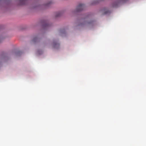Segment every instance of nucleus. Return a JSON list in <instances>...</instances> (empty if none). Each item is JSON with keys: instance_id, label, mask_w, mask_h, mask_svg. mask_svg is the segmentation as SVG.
Returning a JSON list of instances; mask_svg holds the SVG:
<instances>
[{"instance_id": "obj_6", "label": "nucleus", "mask_w": 146, "mask_h": 146, "mask_svg": "<svg viewBox=\"0 0 146 146\" xmlns=\"http://www.w3.org/2000/svg\"><path fill=\"white\" fill-rule=\"evenodd\" d=\"M49 25L47 23H46L44 26L45 27H46L47 26H48Z\"/></svg>"}, {"instance_id": "obj_9", "label": "nucleus", "mask_w": 146, "mask_h": 146, "mask_svg": "<svg viewBox=\"0 0 146 146\" xmlns=\"http://www.w3.org/2000/svg\"><path fill=\"white\" fill-rule=\"evenodd\" d=\"M108 13V12H106L105 13V14H107Z\"/></svg>"}, {"instance_id": "obj_1", "label": "nucleus", "mask_w": 146, "mask_h": 146, "mask_svg": "<svg viewBox=\"0 0 146 146\" xmlns=\"http://www.w3.org/2000/svg\"><path fill=\"white\" fill-rule=\"evenodd\" d=\"M84 5L83 4H80L76 8V11H80L82 10L84 8Z\"/></svg>"}, {"instance_id": "obj_8", "label": "nucleus", "mask_w": 146, "mask_h": 146, "mask_svg": "<svg viewBox=\"0 0 146 146\" xmlns=\"http://www.w3.org/2000/svg\"><path fill=\"white\" fill-rule=\"evenodd\" d=\"M25 0H20V1L21 2H22L23 1H25Z\"/></svg>"}, {"instance_id": "obj_4", "label": "nucleus", "mask_w": 146, "mask_h": 146, "mask_svg": "<svg viewBox=\"0 0 146 146\" xmlns=\"http://www.w3.org/2000/svg\"><path fill=\"white\" fill-rule=\"evenodd\" d=\"M118 4L119 3H116V4L113 5V7H117Z\"/></svg>"}, {"instance_id": "obj_3", "label": "nucleus", "mask_w": 146, "mask_h": 146, "mask_svg": "<svg viewBox=\"0 0 146 146\" xmlns=\"http://www.w3.org/2000/svg\"><path fill=\"white\" fill-rule=\"evenodd\" d=\"M60 15H61L60 13V12H58L57 14L56 15V17H57L59 16Z\"/></svg>"}, {"instance_id": "obj_5", "label": "nucleus", "mask_w": 146, "mask_h": 146, "mask_svg": "<svg viewBox=\"0 0 146 146\" xmlns=\"http://www.w3.org/2000/svg\"><path fill=\"white\" fill-rule=\"evenodd\" d=\"M37 38H34V39L33 40V42H35L36 40H37Z\"/></svg>"}, {"instance_id": "obj_7", "label": "nucleus", "mask_w": 146, "mask_h": 146, "mask_svg": "<svg viewBox=\"0 0 146 146\" xmlns=\"http://www.w3.org/2000/svg\"><path fill=\"white\" fill-rule=\"evenodd\" d=\"M2 40L3 38L1 37H0V43L2 42Z\"/></svg>"}, {"instance_id": "obj_2", "label": "nucleus", "mask_w": 146, "mask_h": 146, "mask_svg": "<svg viewBox=\"0 0 146 146\" xmlns=\"http://www.w3.org/2000/svg\"><path fill=\"white\" fill-rule=\"evenodd\" d=\"M53 46L54 48H58L59 46V43L54 42H53Z\"/></svg>"}]
</instances>
